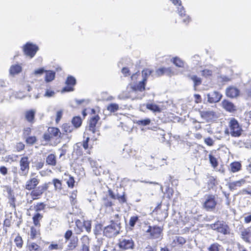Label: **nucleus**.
<instances>
[{
  "label": "nucleus",
  "instance_id": "1",
  "mask_svg": "<svg viewBox=\"0 0 251 251\" xmlns=\"http://www.w3.org/2000/svg\"><path fill=\"white\" fill-rule=\"evenodd\" d=\"M151 71L149 69L143 70V79L138 84L130 83L126 87L125 96L122 97L121 95H119V98H130L132 100L142 99L144 96V91L145 89L147 78L151 74Z\"/></svg>",
  "mask_w": 251,
  "mask_h": 251
},
{
  "label": "nucleus",
  "instance_id": "2",
  "mask_svg": "<svg viewBox=\"0 0 251 251\" xmlns=\"http://www.w3.org/2000/svg\"><path fill=\"white\" fill-rule=\"evenodd\" d=\"M115 219L111 221V224L105 227L103 230V234L106 237L111 238L114 237L119 233L120 223L119 215L115 216Z\"/></svg>",
  "mask_w": 251,
  "mask_h": 251
},
{
  "label": "nucleus",
  "instance_id": "3",
  "mask_svg": "<svg viewBox=\"0 0 251 251\" xmlns=\"http://www.w3.org/2000/svg\"><path fill=\"white\" fill-rule=\"evenodd\" d=\"M163 228L158 226H149L146 235L149 239L161 240L163 237Z\"/></svg>",
  "mask_w": 251,
  "mask_h": 251
},
{
  "label": "nucleus",
  "instance_id": "4",
  "mask_svg": "<svg viewBox=\"0 0 251 251\" xmlns=\"http://www.w3.org/2000/svg\"><path fill=\"white\" fill-rule=\"evenodd\" d=\"M229 129L226 131V133L230 134L234 137H239L241 135L242 129L237 120L232 119L229 123Z\"/></svg>",
  "mask_w": 251,
  "mask_h": 251
},
{
  "label": "nucleus",
  "instance_id": "5",
  "mask_svg": "<svg viewBox=\"0 0 251 251\" xmlns=\"http://www.w3.org/2000/svg\"><path fill=\"white\" fill-rule=\"evenodd\" d=\"M23 50L25 55L32 58L39 50V48L35 44L27 42L23 47Z\"/></svg>",
  "mask_w": 251,
  "mask_h": 251
},
{
  "label": "nucleus",
  "instance_id": "6",
  "mask_svg": "<svg viewBox=\"0 0 251 251\" xmlns=\"http://www.w3.org/2000/svg\"><path fill=\"white\" fill-rule=\"evenodd\" d=\"M210 227L212 229L217 230L224 235L229 233L228 226L223 221H218L213 224H211Z\"/></svg>",
  "mask_w": 251,
  "mask_h": 251
},
{
  "label": "nucleus",
  "instance_id": "7",
  "mask_svg": "<svg viewBox=\"0 0 251 251\" xmlns=\"http://www.w3.org/2000/svg\"><path fill=\"white\" fill-rule=\"evenodd\" d=\"M216 204L217 201L214 195H208L205 196L203 206L206 210H213L215 208Z\"/></svg>",
  "mask_w": 251,
  "mask_h": 251
},
{
  "label": "nucleus",
  "instance_id": "8",
  "mask_svg": "<svg viewBox=\"0 0 251 251\" xmlns=\"http://www.w3.org/2000/svg\"><path fill=\"white\" fill-rule=\"evenodd\" d=\"M29 161L27 156L22 157L20 161V170L19 174L21 176H26L29 170Z\"/></svg>",
  "mask_w": 251,
  "mask_h": 251
},
{
  "label": "nucleus",
  "instance_id": "9",
  "mask_svg": "<svg viewBox=\"0 0 251 251\" xmlns=\"http://www.w3.org/2000/svg\"><path fill=\"white\" fill-rule=\"evenodd\" d=\"M118 246L123 250H132L134 249V242L131 238H123L119 240Z\"/></svg>",
  "mask_w": 251,
  "mask_h": 251
},
{
  "label": "nucleus",
  "instance_id": "10",
  "mask_svg": "<svg viewBox=\"0 0 251 251\" xmlns=\"http://www.w3.org/2000/svg\"><path fill=\"white\" fill-rule=\"evenodd\" d=\"M35 174L32 173L30 178L28 179L25 184V189L28 190H31L35 189L39 183V179L37 176L34 177Z\"/></svg>",
  "mask_w": 251,
  "mask_h": 251
},
{
  "label": "nucleus",
  "instance_id": "11",
  "mask_svg": "<svg viewBox=\"0 0 251 251\" xmlns=\"http://www.w3.org/2000/svg\"><path fill=\"white\" fill-rule=\"evenodd\" d=\"M75 83L76 80L75 78L72 76H69L66 81L67 86L64 87L62 92H71L74 91L73 87L75 84Z\"/></svg>",
  "mask_w": 251,
  "mask_h": 251
},
{
  "label": "nucleus",
  "instance_id": "12",
  "mask_svg": "<svg viewBox=\"0 0 251 251\" xmlns=\"http://www.w3.org/2000/svg\"><path fill=\"white\" fill-rule=\"evenodd\" d=\"M83 160L85 162H88L89 163L91 167L93 168L94 173L96 176H98L100 174V172L99 170V168H100V167H99V165L97 164L96 161L88 157H85Z\"/></svg>",
  "mask_w": 251,
  "mask_h": 251
},
{
  "label": "nucleus",
  "instance_id": "13",
  "mask_svg": "<svg viewBox=\"0 0 251 251\" xmlns=\"http://www.w3.org/2000/svg\"><path fill=\"white\" fill-rule=\"evenodd\" d=\"M208 101L210 103H215L219 101L222 95L217 91H213L207 95Z\"/></svg>",
  "mask_w": 251,
  "mask_h": 251
},
{
  "label": "nucleus",
  "instance_id": "14",
  "mask_svg": "<svg viewBox=\"0 0 251 251\" xmlns=\"http://www.w3.org/2000/svg\"><path fill=\"white\" fill-rule=\"evenodd\" d=\"M186 243V240L181 236H176L173 238L171 245L173 247L182 246Z\"/></svg>",
  "mask_w": 251,
  "mask_h": 251
},
{
  "label": "nucleus",
  "instance_id": "15",
  "mask_svg": "<svg viewBox=\"0 0 251 251\" xmlns=\"http://www.w3.org/2000/svg\"><path fill=\"white\" fill-rule=\"evenodd\" d=\"M241 237L246 242H251V227L244 229L241 231Z\"/></svg>",
  "mask_w": 251,
  "mask_h": 251
},
{
  "label": "nucleus",
  "instance_id": "16",
  "mask_svg": "<svg viewBox=\"0 0 251 251\" xmlns=\"http://www.w3.org/2000/svg\"><path fill=\"white\" fill-rule=\"evenodd\" d=\"M22 71V64H15L11 66L9 73L11 75L19 74Z\"/></svg>",
  "mask_w": 251,
  "mask_h": 251
},
{
  "label": "nucleus",
  "instance_id": "17",
  "mask_svg": "<svg viewBox=\"0 0 251 251\" xmlns=\"http://www.w3.org/2000/svg\"><path fill=\"white\" fill-rule=\"evenodd\" d=\"M246 182L245 179L243 178L238 181L230 182L228 184V187L230 190H233L243 185L246 183Z\"/></svg>",
  "mask_w": 251,
  "mask_h": 251
},
{
  "label": "nucleus",
  "instance_id": "18",
  "mask_svg": "<svg viewBox=\"0 0 251 251\" xmlns=\"http://www.w3.org/2000/svg\"><path fill=\"white\" fill-rule=\"evenodd\" d=\"M239 90L234 87H229L226 90V95L228 97L235 98L238 96Z\"/></svg>",
  "mask_w": 251,
  "mask_h": 251
},
{
  "label": "nucleus",
  "instance_id": "19",
  "mask_svg": "<svg viewBox=\"0 0 251 251\" xmlns=\"http://www.w3.org/2000/svg\"><path fill=\"white\" fill-rule=\"evenodd\" d=\"M201 117L207 121H211L215 119V113L212 111H204L201 112Z\"/></svg>",
  "mask_w": 251,
  "mask_h": 251
},
{
  "label": "nucleus",
  "instance_id": "20",
  "mask_svg": "<svg viewBox=\"0 0 251 251\" xmlns=\"http://www.w3.org/2000/svg\"><path fill=\"white\" fill-rule=\"evenodd\" d=\"M223 107L226 111L232 112L236 110L235 106L234 104L227 100H224L222 102Z\"/></svg>",
  "mask_w": 251,
  "mask_h": 251
},
{
  "label": "nucleus",
  "instance_id": "21",
  "mask_svg": "<svg viewBox=\"0 0 251 251\" xmlns=\"http://www.w3.org/2000/svg\"><path fill=\"white\" fill-rule=\"evenodd\" d=\"M99 119L100 118L98 116H95L90 120L89 130L93 133H94L95 131V126Z\"/></svg>",
  "mask_w": 251,
  "mask_h": 251
},
{
  "label": "nucleus",
  "instance_id": "22",
  "mask_svg": "<svg viewBox=\"0 0 251 251\" xmlns=\"http://www.w3.org/2000/svg\"><path fill=\"white\" fill-rule=\"evenodd\" d=\"M45 80L46 82H51L54 79L55 73L54 71L48 70L46 71Z\"/></svg>",
  "mask_w": 251,
  "mask_h": 251
},
{
  "label": "nucleus",
  "instance_id": "23",
  "mask_svg": "<svg viewBox=\"0 0 251 251\" xmlns=\"http://www.w3.org/2000/svg\"><path fill=\"white\" fill-rule=\"evenodd\" d=\"M48 131L51 138L60 137L61 134L59 129L56 127H50L49 128Z\"/></svg>",
  "mask_w": 251,
  "mask_h": 251
},
{
  "label": "nucleus",
  "instance_id": "24",
  "mask_svg": "<svg viewBox=\"0 0 251 251\" xmlns=\"http://www.w3.org/2000/svg\"><path fill=\"white\" fill-rule=\"evenodd\" d=\"M44 192L39 188L37 187L36 189L33 190L31 192V196L33 200H36L40 198Z\"/></svg>",
  "mask_w": 251,
  "mask_h": 251
},
{
  "label": "nucleus",
  "instance_id": "25",
  "mask_svg": "<svg viewBox=\"0 0 251 251\" xmlns=\"http://www.w3.org/2000/svg\"><path fill=\"white\" fill-rule=\"evenodd\" d=\"M171 61L176 66L179 68H183L184 67V62L178 57H175L171 59Z\"/></svg>",
  "mask_w": 251,
  "mask_h": 251
},
{
  "label": "nucleus",
  "instance_id": "26",
  "mask_svg": "<svg viewBox=\"0 0 251 251\" xmlns=\"http://www.w3.org/2000/svg\"><path fill=\"white\" fill-rule=\"evenodd\" d=\"M146 107L147 109L153 112H160L161 111V108L154 103H148L146 105Z\"/></svg>",
  "mask_w": 251,
  "mask_h": 251
},
{
  "label": "nucleus",
  "instance_id": "27",
  "mask_svg": "<svg viewBox=\"0 0 251 251\" xmlns=\"http://www.w3.org/2000/svg\"><path fill=\"white\" fill-rule=\"evenodd\" d=\"M46 163L51 166H55L56 164V157L54 154H50L46 159Z\"/></svg>",
  "mask_w": 251,
  "mask_h": 251
},
{
  "label": "nucleus",
  "instance_id": "28",
  "mask_svg": "<svg viewBox=\"0 0 251 251\" xmlns=\"http://www.w3.org/2000/svg\"><path fill=\"white\" fill-rule=\"evenodd\" d=\"M63 249V245L62 244H58L52 242L48 247V250L44 251H51L52 250H61Z\"/></svg>",
  "mask_w": 251,
  "mask_h": 251
},
{
  "label": "nucleus",
  "instance_id": "29",
  "mask_svg": "<svg viewBox=\"0 0 251 251\" xmlns=\"http://www.w3.org/2000/svg\"><path fill=\"white\" fill-rule=\"evenodd\" d=\"M230 170L232 173L239 171L241 168V165L238 162H234L230 164Z\"/></svg>",
  "mask_w": 251,
  "mask_h": 251
},
{
  "label": "nucleus",
  "instance_id": "30",
  "mask_svg": "<svg viewBox=\"0 0 251 251\" xmlns=\"http://www.w3.org/2000/svg\"><path fill=\"white\" fill-rule=\"evenodd\" d=\"M35 113V111L34 110L26 111L25 115L26 119L29 122H32L34 118Z\"/></svg>",
  "mask_w": 251,
  "mask_h": 251
},
{
  "label": "nucleus",
  "instance_id": "31",
  "mask_svg": "<svg viewBox=\"0 0 251 251\" xmlns=\"http://www.w3.org/2000/svg\"><path fill=\"white\" fill-rule=\"evenodd\" d=\"M189 78L193 81L194 86L196 87L197 86L200 85L201 83V78L198 77L196 75H190L189 76Z\"/></svg>",
  "mask_w": 251,
  "mask_h": 251
},
{
  "label": "nucleus",
  "instance_id": "32",
  "mask_svg": "<svg viewBox=\"0 0 251 251\" xmlns=\"http://www.w3.org/2000/svg\"><path fill=\"white\" fill-rule=\"evenodd\" d=\"M52 183L55 191H60L62 189V183L60 180L54 178L52 180Z\"/></svg>",
  "mask_w": 251,
  "mask_h": 251
},
{
  "label": "nucleus",
  "instance_id": "33",
  "mask_svg": "<svg viewBox=\"0 0 251 251\" xmlns=\"http://www.w3.org/2000/svg\"><path fill=\"white\" fill-rule=\"evenodd\" d=\"M151 122V121L149 118H146L145 119L136 120L135 123L138 126H146L150 125Z\"/></svg>",
  "mask_w": 251,
  "mask_h": 251
},
{
  "label": "nucleus",
  "instance_id": "34",
  "mask_svg": "<svg viewBox=\"0 0 251 251\" xmlns=\"http://www.w3.org/2000/svg\"><path fill=\"white\" fill-rule=\"evenodd\" d=\"M221 246L217 243L211 244L208 248V251H220L221 249Z\"/></svg>",
  "mask_w": 251,
  "mask_h": 251
},
{
  "label": "nucleus",
  "instance_id": "35",
  "mask_svg": "<svg viewBox=\"0 0 251 251\" xmlns=\"http://www.w3.org/2000/svg\"><path fill=\"white\" fill-rule=\"evenodd\" d=\"M72 122L75 127H78L81 126L82 121L80 117L76 116L73 119Z\"/></svg>",
  "mask_w": 251,
  "mask_h": 251
},
{
  "label": "nucleus",
  "instance_id": "36",
  "mask_svg": "<svg viewBox=\"0 0 251 251\" xmlns=\"http://www.w3.org/2000/svg\"><path fill=\"white\" fill-rule=\"evenodd\" d=\"M119 108V105L115 103H111L107 106V109L110 112L117 111Z\"/></svg>",
  "mask_w": 251,
  "mask_h": 251
},
{
  "label": "nucleus",
  "instance_id": "37",
  "mask_svg": "<svg viewBox=\"0 0 251 251\" xmlns=\"http://www.w3.org/2000/svg\"><path fill=\"white\" fill-rule=\"evenodd\" d=\"M74 129V126L69 124H65L62 126V129L66 133H70Z\"/></svg>",
  "mask_w": 251,
  "mask_h": 251
},
{
  "label": "nucleus",
  "instance_id": "38",
  "mask_svg": "<svg viewBox=\"0 0 251 251\" xmlns=\"http://www.w3.org/2000/svg\"><path fill=\"white\" fill-rule=\"evenodd\" d=\"M27 249V251H37L39 249V246L34 243H31L28 244Z\"/></svg>",
  "mask_w": 251,
  "mask_h": 251
},
{
  "label": "nucleus",
  "instance_id": "39",
  "mask_svg": "<svg viewBox=\"0 0 251 251\" xmlns=\"http://www.w3.org/2000/svg\"><path fill=\"white\" fill-rule=\"evenodd\" d=\"M81 143H78L75 144L74 147V152H75L77 155H81L82 151L81 150Z\"/></svg>",
  "mask_w": 251,
  "mask_h": 251
},
{
  "label": "nucleus",
  "instance_id": "40",
  "mask_svg": "<svg viewBox=\"0 0 251 251\" xmlns=\"http://www.w3.org/2000/svg\"><path fill=\"white\" fill-rule=\"evenodd\" d=\"M42 215L39 213H37L33 217V220L34 224L36 226H38L40 225L39 221L42 219Z\"/></svg>",
  "mask_w": 251,
  "mask_h": 251
},
{
  "label": "nucleus",
  "instance_id": "41",
  "mask_svg": "<svg viewBox=\"0 0 251 251\" xmlns=\"http://www.w3.org/2000/svg\"><path fill=\"white\" fill-rule=\"evenodd\" d=\"M14 242L16 244L17 247L21 248L23 246V242L22 237L18 235L14 239Z\"/></svg>",
  "mask_w": 251,
  "mask_h": 251
},
{
  "label": "nucleus",
  "instance_id": "42",
  "mask_svg": "<svg viewBox=\"0 0 251 251\" xmlns=\"http://www.w3.org/2000/svg\"><path fill=\"white\" fill-rule=\"evenodd\" d=\"M17 157V156L16 155H9L4 157V160L7 162H12L16 161Z\"/></svg>",
  "mask_w": 251,
  "mask_h": 251
},
{
  "label": "nucleus",
  "instance_id": "43",
  "mask_svg": "<svg viewBox=\"0 0 251 251\" xmlns=\"http://www.w3.org/2000/svg\"><path fill=\"white\" fill-rule=\"evenodd\" d=\"M209 159L210 162L214 168H215L218 165L217 159L211 154L209 155Z\"/></svg>",
  "mask_w": 251,
  "mask_h": 251
},
{
  "label": "nucleus",
  "instance_id": "44",
  "mask_svg": "<svg viewBox=\"0 0 251 251\" xmlns=\"http://www.w3.org/2000/svg\"><path fill=\"white\" fill-rule=\"evenodd\" d=\"M75 225H76V227L79 229L80 232H81L83 230L84 226V221L81 222L79 220H77L75 221Z\"/></svg>",
  "mask_w": 251,
  "mask_h": 251
},
{
  "label": "nucleus",
  "instance_id": "45",
  "mask_svg": "<svg viewBox=\"0 0 251 251\" xmlns=\"http://www.w3.org/2000/svg\"><path fill=\"white\" fill-rule=\"evenodd\" d=\"M55 94V92L54 91L50 89H47L44 94V96L48 98L53 97L54 96Z\"/></svg>",
  "mask_w": 251,
  "mask_h": 251
},
{
  "label": "nucleus",
  "instance_id": "46",
  "mask_svg": "<svg viewBox=\"0 0 251 251\" xmlns=\"http://www.w3.org/2000/svg\"><path fill=\"white\" fill-rule=\"evenodd\" d=\"M213 71L211 69H205L201 71V75L204 76H208L212 74Z\"/></svg>",
  "mask_w": 251,
  "mask_h": 251
},
{
  "label": "nucleus",
  "instance_id": "47",
  "mask_svg": "<svg viewBox=\"0 0 251 251\" xmlns=\"http://www.w3.org/2000/svg\"><path fill=\"white\" fill-rule=\"evenodd\" d=\"M138 217L137 216H132L130 218V220H129V224L130 225V226L131 227H133L136 222L138 221Z\"/></svg>",
  "mask_w": 251,
  "mask_h": 251
},
{
  "label": "nucleus",
  "instance_id": "48",
  "mask_svg": "<svg viewBox=\"0 0 251 251\" xmlns=\"http://www.w3.org/2000/svg\"><path fill=\"white\" fill-rule=\"evenodd\" d=\"M84 228H85L88 232H90L91 228V224L90 221H84Z\"/></svg>",
  "mask_w": 251,
  "mask_h": 251
},
{
  "label": "nucleus",
  "instance_id": "49",
  "mask_svg": "<svg viewBox=\"0 0 251 251\" xmlns=\"http://www.w3.org/2000/svg\"><path fill=\"white\" fill-rule=\"evenodd\" d=\"M246 94L251 98V82H250L246 86Z\"/></svg>",
  "mask_w": 251,
  "mask_h": 251
},
{
  "label": "nucleus",
  "instance_id": "50",
  "mask_svg": "<svg viewBox=\"0 0 251 251\" xmlns=\"http://www.w3.org/2000/svg\"><path fill=\"white\" fill-rule=\"evenodd\" d=\"M77 240H78L76 237H73V238L71 239L70 247L71 248H75L76 246Z\"/></svg>",
  "mask_w": 251,
  "mask_h": 251
},
{
  "label": "nucleus",
  "instance_id": "51",
  "mask_svg": "<svg viewBox=\"0 0 251 251\" xmlns=\"http://www.w3.org/2000/svg\"><path fill=\"white\" fill-rule=\"evenodd\" d=\"M204 143L208 146H212L214 141L211 138L207 137L204 139Z\"/></svg>",
  "mask_w": 251,
  "mask_h": 251
},
{
  "label": "nucleus",
  "instance_id": "52",
  "mask_svg": "<svg viewBox=\"0 0 251 251\" xmlns=\"http://www.w3.org/2000/svg\"><path fill=\"white\" fill-rule=\"evenodd\" d=\"M177 13H178L179 15L181 17H183L184 16V14H185V11L184 10V8L183 6H181L180 7H177Z\"/></svg>",
  "mask_w": 251,
  "mask_h": 251
},
{
  "label": "nucleus",
  "instance_id": "53",
  "mask_svg": "<svg viewBox=\"0 0 251 251\" xmlns=\"http://www.w3.org/2000/svg\"><path fill=\"white\" fill-rule=\"evenodd\" d=\"M76 191H73L70 196V200L71 202L74 204L76 202Z\"/></svg>",
  "mask_w": 251,
  "mask_h": 251
},
{
  "label": "nucleus",
  "instance_id": "54",
  "mask_svg": "<svg viewBox=\"0 0 251 251\" xmlns=\"http://www.w3.org/2000/svg\"><path fill=\"white\" fill-rule=\"evenodd\" d=\"M26 141L27 144H33L36 141V138L35 136H30L27 138Z\"/></svg>",
  "mask_w": 251,
  "mask_h": 251
},
{
  "label": "nucleus",
  "instance_id": "55",
  "mask_svg": "<svg viewBox=\"0 0 251 251\" xmlns=\"http://www.w3.org/2000/svg\"><path fill=\"white\" fill-rule=\"evenodd\" d=\"M62 115H63V110H60L57 112L56 119H55V121L57 123H58L60 121V119L62 118Z\"/></svg>",
  "mask_w": 251,
  "mask_h": 251
},
{
  "label": "nucleus",
  "instance_id": "56",
  "mask_svg": "<svg viewBox=\"0 0 251 251\" xmlns=\"http://www.w3.org/2000/svg\"><path fill=\"white\" fill-rule=\"evenodd\" d=\"M67 183L69 187L72 188L73 187L75 183V180L74 178L72 176H70L69 179L67 180Z\"/></svg>",
  "mask_w": 251,
  "mask_h": 251
},
{
  "label": "nucleus",
  "instance_id": "57",
  "mask_svg": "<svg viewBox=\"0 0 251 251\" xmlns=\"http://www.w3.org/2000/svg\"><path fill=\"white\" fill-rule=\"evenodd\" d=\"M116 199L118 200L120 202L124 203L126 202V199L125 196V194L123 195H117Z\"/></svg>",
  "mask_w": 251,
  "mask_h": 251
},
{
  "label": "nucleus",
  "instance_id": "58",
  "mask_svg": "<svg viewBox=\"0 0 251 251\" xmlns=\"http://www.w3.org/2000/svg\"><path fill=\"white\" fill-rule=\"evenodd\" d=\"M72 234L73 232L71 230H68L66 232L65 234V238L66 241H67L71 238V237L72 236Z\"/></svg>",
  "mask_w": 251,
  "mask_h": 251
},
{
  "label": "nucleus",
  "instance_id": "59",
  "mask_svg": "<svg viewBox=\"0 0 251 251\" xmlns=\"http://www.w3.org/2000/svg\"><path fill=\"white\" fill-rule=\"evenodd\" d=\"M36 235H37V231H36V229L33 227H31L30 228V235L32 239H33L36 237Z\"/></svg>",
  "mask_w": 251,
  "mask_h": 251
},
{
  "label": "nucleus",
  "instance_id": "60",
  "mask_svg": "<svg viewBox=\"0 0 251 251\" xmlns=\"http://www.w3.org/2000/svg\"><path fill=\"white\" fill-rule=\"evenodd\" d=\"M9 199L10 200V205L13 206L15 207V198L14 197V196L12 195L11 193L9 194Z\"/></svg>",
  "mask_w": 251,
  "mask_h": 251
},
{
  "label": "nucleus",
  "instance_id": "61",
  "mask_svg": "<svg viewBox=\"0 0 251 251\" xmlns=\"http://www.w3.org/2000/svg\"><path fill=\"white\" fill-rule=\"evenodd\" d=\"M24 148L25 145L22 143H18L16 145V149L18 151L23 150Z\"/></svg>",
  "mask_w": 251,
  "mask_h": 251
},
{
  "label": "nucleus",
  "instance_id": "62",
  "mask_svg": "<svg viewBox=\"0 0 251 251\" xmlns=\"http://www.w3.org/2000/svg\"><path fill=\"white\" fill-rule=\"evenodd\" d=\"M182 18H183V23L185 24H187L188 23H189L191 20L189 16L186 14H184V17H182Z\"/></svg>",
  "mask_w": 251,
  "mask_h": 251
},
{
  "label": "nucleus",
  "instance_id": "63",
  "mask_svg": "<svg viewBox=\"0 0 251 251\" xmlns=\"http://www.w3.org/2000/svg\"><path fill=\"white\" fill-rule=\"evenodd\" d=\"M156 73L157 75L160 76L165 74V68H161L156 70Z\"/></svg>",
  "mask_w": 251,
  "mask_h": 251
},
{
  "label": "nucleus",
  "instance_id": "64",
  "mask_svg": "<svg viewBox=\"0 0 251 251\" xmlns=\"http://www.w3.org/2000/svg\"><path fill=\"white\" fill-rule=\"evenodd\" d=\"M165 74L167 75H174V73L173 72L171 68H165Z\"/></svg>",
  "mask_w": 251,
  "mask_h": 251
}]
</instances>
